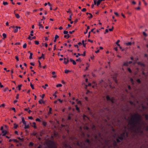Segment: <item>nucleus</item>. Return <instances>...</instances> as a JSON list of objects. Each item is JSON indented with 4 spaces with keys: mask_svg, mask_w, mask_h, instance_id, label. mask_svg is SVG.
<instances>
[{
    "mask_svg": "<svg viewBox=\"0 0 148 148\" xmlns=\"http://www.w3.org/2000/svg\"><path fill=\"white\" fill-rule=\"evenodd\" d=\"M106 99L107 101H110L112 103V104L114 103L115 99L114 97H112L110 98L108 95L106 96Z\"/></svg>",
    "mask_w": 148,
    "mask_h": 148,
    "instance_id": "f257e3e1",
    "label": "nucleus"
},
{
    "mask_svg": "<svg viewBox=\"0 0 148 148\" xmlns=\"http://www.w3.org/2000/svg\"><path fill=\"white\" fill-rule=\"evenodd\" d=\"M141 107L143 110H145L147 109V106L144 105L143 103L141 104Z\"/></svg>",
    "mask_w": 148,
    "mask_h": 148,
    "instance_id": "f03ea898",
    "label": "nucleus"
},
{
    "mask_svg": "<svg viewBox=\"0 0 148 148\" xmlns=\"http://www.w3.org/2000/svg\"><path fill=\"white\" fill-rule=\"evenodd\" d=\"M2 133H3L2 135V136H5V135L7 134V132L5 130H3L2 131Z\"/></svg>",
    "mask_w": 148,
    "mask_h": 148,
    "instance_id": "7ed1b4c3",
    "label": "nucleus"
},
{
    "mask_svg": "<svg viewBox=\"0 0 148 148\" xmlns=\"http://www.w3.org/2000/svg\"><path fill=\"white\" fill-rule=\"evenodd\" d=\"M77 54L78 55H79V56H85L86 55V51H84L83 54H80L79 53H78Z\"/></svg>",
    "mask_w": 148,
    "mask_h": 148,
    "instance_id": "20e7f679",
    "label": "nucleus"
},
{
    "mask_svg": "<svg viewBox=\"0 0 148 148\" xmlns=\"http://www.w3.org/2000/svg\"><path fill=\"white\" fill-rule=\"evenodd\" d=\"M22 121L24 125L27 124L26 123L25 120V119L24 117L22 118Z\"/></svg>",
    "mask_w": 148,
    "mask_h": 148,
    "instance_id": "39448f33",
    "label": "nucleus"
},
{
    "mask_svg": "<svg viewBox=\"0 0 148 148\" xmlns=\"http://www.w3.org/2000/svg\"><path fill=\"white\" fill-rule=\"evenodd\" d=\"M36 38V37L35 36H34L33 37H31L30 36H29V37L28 38V39L32 40V39H35Z\"/></svg>",
    "mask_w": 148,
    "mask_h": 148,
    "instance_id": "423d86ee",
    "label": "nucleus"
},
{
    "mask_svg": "<svg viewBox=\"0 0 148 148\" xmlns=\"http://www.w3.org/2000/svg\"><path fill=\"white\" fill-rule=\"evenodd\" d=\"M69 62V60L68 59H66V60H64V63L65 64H67Z\"/></svg>",
    "mask_w": 148,
    "mask_h": 148,
    "instance_id": "0eeeda50",
    "label": "nucleus"
},
{
    "mask_svg": "<svg viewBox=\"0 0 148 148\" xmlns=\"http://www.w3.org/2000/svg\"><path fill=\"white\" fill-rule=\"evenodd\" d=\"M32 126V127H33L35 129L37 128L36 123L35 122H33Z\"/></svg>",
    "mask_w": 148,
    "mask_h": 148,
    "instance_id": "6e6552de",
    "label": "nucleus"
},
{
    "mask_svg": "<svg viewBox=\"0 0 148 148\" xmlns=\"http://www.w3.org/2000/svg\"><path fill=\"white\" fill-rule=\"evenodd\" d=\"M28 53H30V56H29V58L30 59H32V58L33 53H30V51H29Z\"/></svg>",
    "mask_w": 148,
    "mask_h": 148,
    "instance_id": "1a4fd4ad",
    "label": "nucleus"
},
{
    "mask_svg": "<svg viewBox=\"0 0 148 148\" xmlns=\"http://www.w3.org/2000/svg\"><path fill=\"white\" fill-rule=\"evenodd\" d=\"M105 0H99L97 1V6H98L100 4L101 2L103 1H104Z\"/></svg>",
    "mask_w": 148,
    "mask_h": 148,
    "instance_id": "9d476101",
    "label": "nucleus"
},
{
    "mask_svg": "<svg viewBox=\"0 0 148 148\" xmlns=\"http://www.w3.org/2000/svg\"><path fill=\"white\" fill-rule=\"evenodd\" d=\"M90 29L89 26H88L87 27V28L86 30V32H84V34H86L88 33V29Z\"/></svg>",
    "mask_w": 148,
    "mask_h": 148,
    "instance_id": "9b49d317",
    "label": "nucleus"
},
{
    "mask_svg": "<svg viewBox=\"0 0 148 148\" xmlns=\"http://www.w3.org/2000/svg\"><path fill=\"white\" fill-rule=\"evenodd\" d=\"M129 103L131 105H133L134 106H135V104H134V102L132 101H129Z\"/></svg>",
    "mask_w": 148,
    "mask_h": 148,
    "instance_id": "f8f14e48",
    "label": "nucleus"
},
{
    "mask_svg": "<svg viewBox=\"0 0 148 148\" xmlns=\"http://www.w3.org/2000/svg\"><path fill=\"white\" fill-rule=\"evenodd\" d=\"M70 37V36H69V34H67V35H65L64 36V38H66L67 39H68V38H69Z\"/></svg>",
    "mask_w": 148,
    "mask_h": 148,
    "instance_id": "ddd939ff",
    "label": "nucleus"
},
{
    "mask_svg": "<svg viewBox=\"0 0 148 148\" xmlns=\"http://www.w3.org/2000/svg\"><path fill=\"white\" fill-rule=\"evenodd\" d=\"M18 31V29L17 27H16V26L15 27V28L14 29V33H16Z\"/></svg>",
    "mask_w": 148,
    "mask_h": 148,
    "instance_id": "4468645a",
    "label": "nucleus"
},
{
    "mask_svg": "<svg viewBox=\"0 0 148 148\" xmlns=\"http://www.w3.org/2000/svg\"><path fill=\"white\" fill-rule=\"evenodd\" d=\"M103 82V80H101L99 81V84L100 85H102V84Z\"/></svg>",
    "mask_w": 148,
    "mask_h": 148,
    "instance_id": "2eb2a0df",
    "label": "nucleus"
},
{
    "mask_svg": "<svg viewBox=\"0 0 148 148\" xmlns=\"http://www.w3.org/2000/svg\"><path fill=\"white\" fill-rule=\"evenodd\" d=\"M75 107H76V110L78 112H80V110H79V108L78 107H77V105Z\"/></svg>",
    "mask_w": 148,
    "mask_h": 148,
    "instance_id": "dca6fc26",
    "label": "nucleus"
},
{
    "mask_svg": "<svg viewBox=\"0 0 148 148\" xmlns=\"http://www.w3.org/2000/svg\"><path fill=\"white\" fill-rule=\"evenodd\" d=\"M29 126L28 125H27V124L25 125L24 128L25 129L28 128H29Z\"/></svg>",
    "mask_w": 148,
    "mask_h": 148,
    "instance_id": "f3484780",
    "label": "nucleus"
},
{
    "mask_svg": "<svg viewBox=\"0 0 148 148\" xmlns=\"http://www.w3.org/2000/svg\"><path fill=\"white\" fill-rule=\"evenodd\" d=\"M14 127L15 129H16L18 126V125H16V123L14 124Z\"/></svg>",
    "mask_w": 148,
    "mask_h": 148,
    "instance_id": "a211bd4d",
    "label": "nucleus"
},
{
    "mask_svg": "<svg viewBox=\"0 0 148 148\" xmlns=\"http://www.w3.org/2000/svg\"><path fill=\"white\" fill-rule=\"evenodd\" d=\"M3 39H4L6 37V35L5 33H3Z\"/></svg>",
    "mask_w": 148,
    "mask_h": 148,
    "instance_id": "6ab92c4d",
    "label": "nucleus"
},
{
    "mask_svg": "<svg viewBox=\"0 0 148 148\" xmlns=\"http://www.w3.org/2000/svg\"><path fill=\"white\" fill-rule=\"evenodd\" d=\"M22 85L21 84L18 86V90H20L21 89V87L22 86Z\"/></svg>",
    "mask_w": 148,
    "mask_h": 148,
    "instance_id": "aec40b11",
    "label": "nucleus"
},
{
    "mask_svg": "<svg viewBox=\"0 0 148 148\" xmlns=\"http://www.w3.org/2000/svg\"><path fill=\"white\" fill-rule=\"evenodd\" d=\"M123 65L124 66H128V62H125L124 64H123Z\"/></svg>",
    "mask_w": 148,
    "mask_h": 148,
    "instance_id": "412c9836",
    "label": "nucleus"
},
{
    "mask_svg": "<svg viewBox=\"0 0 148 148\" xmlns=\"http://www.w3.org/2000/svg\"><path fill=\"white\" fill-rule=\"evenodd\" d=\"M125 44L127 45H131L132 44V42H129L127 43H126Z\"/></svg>",
    "mask_w": 148,
    "mask_h": 148,
    "instance_id": "4be33fe9",
    "label": "nucleus"
},
{
    "mask_svg": "<svg viewBox=\"0 0 148 148\" xmlns=\"http://www.w3.org/2000/svg\"><path fill=\"white\" fill-rule=\"evenodd\" d=\"M84 40H82V43L83 44V46L84 47H86V43L85 44L84 43Z\"/></svg>",
    "mask_w": 148,
    "mask_h": 148,
    "instance_id": "5701e85b",
    "label": "nucleus"
},
{
    "mask_svg": "<svg viewBox=\"0 0 148 148\" xmlns=\"http://www.w3.org/2000/svg\"><path fill=\"white\" fill-rule=\"evenodd\" d=\"M12 141H13L14 142H16V143H17L18 142V141L16 139H12Z\"/></svg>",
    "mask_w": 148,
    "mask_h": 148,
    "instance_id": "b1692460",
    "label": "nucleus"
},
{
    "mask_svg": "<svg viewBox=\"0 0 148 148\" xmlns=\"http://www.w3.org/2000/svg\"><path fill=\"white\" fill-rule=\"evenodd\" d=\"M62 86V85L61 84H58L56 86V87H61Z\"/></svg>",
    "mask_w": 148,
    "mask_h": 148,
    "instance_id": "393cba45",
    "label": "nucleus"
},
{
    "mask_svg": "<svg viewBox=\"0 0 148 148\" xmlns=\"http://www.w3.org/2000/svg\"><path fill=\"white\" fill-rule=\"evenodd\" d=\"M44 55L43 53H42V56H40V57L39 58H38V59H40L42 58H43V59H44V58L43 57V56H44Z\"/></svg>",
    "mask_w": 148,
    "mask_h": 148,
    "instance_id": "a878e982",
    "label": "nucleus"
},
{
    "mask_svg": "<svg viewBox=\"0 0 148 148\" xmlns=\"http://www.w3.org/2000/svg\"><path fill=\"white\" fill-rule=\"evenodd\" d=\"M35 44L36 45H38L39 44V42L38 41L36 40L34 41Z\"/></svg>",
    "mask_w": 148,
    "mask_h": 148,
    "instance_id": "bb28decb",
    "label": "nucleus"
},
{
    "mask_svg": "<svg viewBox=\"0 0 148 148\" xmlns=\"http://www.w3.org/2000/svg\"><path fill=\"white\" fill-rule=\"evenodd\" d=\"M136 82L139 84L141 83V81L139 79H138L136 80Z\"/></svg>",
    "mask_w": 148,
    "mask_h": 148,
    "instance_id": "cd10ccee",
    "label": "nucleus"
},
{
    "mask_svg": "<svg viewBox=\"0 0 148 148\" xmlns=\"http://www.w3.org/2000/svg\"><path fill=\"white\" fill-rule=\"evenodd\" d=\"M29 146H33L34 145V143L32 142H30L29 143Z\"/></svg>",
    "mask_w": 148,
    "mask_h": 148,
    "instance_id": "c85d7f7f",
    "label": "nucleus"
},
{
    "mask_svg": "<svg viewBox=\"0 0 148 148\" xmlns=\"http://www.w3.org/2000/svg\"><path fill=\"white\" fill-rule=\"evenodd\" d=\"M76 61H78L79 62H81V60L80 58H79L78 59H77L76 60Z\"/></svg>",
    "mask_w": 148,
    "mask_h": 148,
    "instance_id": "c756f323",
    "label": "nucleus"
},
{
    "mask_svg": "<svg viewBox=\"0 0 148 148\" xmlns=\"http://www.w3.org/2000/svg\"><path fill=\"white\" fill-rule=\"evenodd\" d=\"M145 117L146 120L148 121V115L145 114Z\"/></svg>",
    "mask_w": 148,
    "mask_h": 148,
    "instance_id": "7c9ffc66",
    "label": "nucleus"
},
{
    "mask_svg": "<svg viewBox=\"0 0 148 148\" xmlns=\"http://www.w3.org/2000/svg\"><path fill=\"white\" fill-rule=\"evenodd\" d=\"M71 25H70L69 24H68V26L66 27V29H69L70 27H71Z\"/></svg>",
    "mask_w": 148,
    "mask_h": 148,
    "instance_id": "2f4dec72",
    "label": "nucleus"
},
{
    "mask_svg": "<svg viewBox=\"0 0 148 148\" xmlns=\"http://www.w3.org/2000/svg\"><path fill=\"white\" fill-rule=\"evenodd\" d=\"M70 72V71L68 70H66V69L65 70V71H64V73H68L69 72Z\"/></svg>",
    "mask_w": 148,
    "mask_h": 148,
    "instance_id": "473e14b6",
    "label": "nucleus"
},
{
    "mask_svg": "<svg viewBox=\"0 0 148 148\" xmlns=\"http://www.w3.org/2000/svg\"><path fill=\"white\" fill-rule=\"evenodd\" d=\"M27 44L26 43H25L23 45V48H25L27 47Z\"/></svg>",
    "mask_w": 148,
    "mask_h": 148,
    "instance_id": "72a5a7b5",
    "label": "nucleus"
},
{
    "mask_svg": "<svg viewBox=\"0 0 148 148\" xmlns=\"http://www.w3.org/2000/svg\"><path fill=\"white\" fill-rule=\"evenodd\" d=\"M127 70L130 73H132V71L130 68H128Z\"/></svg>",
    "mask_w": 148,
    "mask_h": 148,
    "instance_id": "f704fd0d",
    "label": "nucleus"
},
{
    "mask_svg": "<svg viewBox=\"0 0 148 148\" xmlns=\"http://www.w3.org/2000/svg\"><path fill=\"white\" fill-rule=\"evenodd\" d=\"M30 86L32 89H34V85L32 84L31 83H30Z\"/></svg>",
    "mask_w": 148,
    "mask_h": 148,
    "instance_id": "c9c22d12",
    "label": "nucleus"
},
{
    "mask_svg": "<svg viewBox=\"0 0 148 148\" xmlns=\"http://www.w3.org/2000/svg\"><path fill=\"white\" fill-rule=\"evenodd\" d=\"M31 33L30 35L31 36H33V33H34V31L32 30L30 32Z\"/></svg>",
    "mask_w": 148,
    "mask_h": 148,
    "instance_id": "e433bc0d",
    "label": "nucleus"
},
{
    "mask_svg": "<svg viewBox=\"0 0 148 148\" xmlns=\"http://www.w3.org/2000/svg\"><path fill=\"white\" fill-rule=\"evenodd\" d=\"M15 16L16 17L18 18H20L19 15L18 14H15Z\"/></svg>",
    "mask_w": 148,
    "mask_h": 148,
    "instance_id": "4c0bfd02",
    "label": "nucleus"
},
{
    "mask_svg": "<svg viewBox=\"0 0 148 148\" xmlns=\"http://www.w3.org/2000/svg\"><path fill=\"white\" fill-rule=\"evenodd\" d=\"M8 3L7 2H5L3 1V4L4 5H6L8 4Z\"/></svg>",
    "mask_w": 148,
    "mask_h": 148,
    "instance_id": "58836bf2",
    "label": "nucleus"
},
{
    "mask_svg": "<svg viewBox=\"0 0 148 148\" xmlns=\"http://www.w3.org/2000/svg\"><path fill=\"white\" fill-rule=\"evenodd\" d=\"M63 33L65 34H68V31H64L63 32Z\"/></svg>",
    "mask_w": 148,
    "mask_h": 148,
    "instance_id": "ea45409f",
    "label": "nucleus"
},
{
    "mask_svg": "<svg viewBox=\"0 0 148 148\" xmlns=\"http://www.w3.org/2000/svg\"><path fill=\"white\" fill-rule=\"evenodd\" d=\"M59 37V36L57 35H56L55 37V39H57Z\"/></svg>",
    "mask_w": 148,
    "mask_h": 148,
    "instance_id": "a19ab883",
    "label": "nucleus"
},
{
    "mask_svg": "<svg viewBox=\"0 0 148 148\" xmlns=\"http://www.w3.org/2000/svg\"><path fill=\"white\" fill-rule=\"evenodd\" d=\"M15 58L16 59V60L17 61H19L18 57L17 56H16L15 57Z\"/></svg>",
    "mask_w": 148,
    "mask_h": 148,
    "instance_id": "79ce46f5",
    "label": "nucleus"
},
{
    "mask_svg": "<svg viewBox=\"0 0 148 148\" xmlns=\"http://www.w3.org/2000/svg\"><path fill=\"white\" fill-rule=\"evenodd\" d=\"M72 62L73 64V65H75L76 64V62L74 60H72Z\"/></svg>",
    "mask_w": 148,
    "mask_h": 148,
    "instance_id": "37998d69",
    "label": "nucleus"
},
{
    "mask_svg": "<svg viewBox=\"0 0 148 148\" xmlns=\"http://www.w3.org/2000/svg\"><path fill=\"white\" fill-rule=\"evenodd\" d=\"M36 121L40 122L41 121L40 119L38 118H37L36 119Z\"/></svg>",
    "mask_w": 148,
    "mask_h": 148,
    "instance_id": "c03bdc74",
    "label": "nucleus"
},
{
    "mask_svg": "<svg viewBox=\"0 0 148 148\" xmlns=\"http://www.w3.org/2000/svg\"><path fill=\"white\" fill-rule=\"evenodd\" d=\"M89 15H90V16H88V18H92L93 17L92 15V14L91 13H90V14H89Z\"/></svg>",
    "mask_w": 148,
    "mask_h": 148,
    "instance_id": "a18cd8bd",
    "label": "nucleus"
},
{
    "mask_svg": "<svg viewBox=\"0 0 148 148\" xmlns=\"http://www.w3.org/2000/svg\"><path fill=\"white\" fill-rule=\"evenodd\" d=\"M143 34L145 37H146L147 36V34L145 32H143Z\"/></svg>",
    "mask_w": 148,
    "mask_h": 148,
    "instance_id": "49530a36",
    "label": "nucleus"
},
{
    "mask_svg": "<svg viewBox=\"0 0 148 148\" xmlns=\"http://www.w3.org/2000/svg\"><path fill=\"white\" fill-rule=\"evenodd\" d=\"M8 90V87L5 88L4 90V92H5Z\"/></svg>",
    "mask_w": 148,
    "mask_h": 148,
    "instance_id": "de8ad7c7",
    "label": "nucleus"
},
{
    "mask_svg": "<svg viewBox=\"0 0 148 148\" xmlns=\"http://www.w3.org/2000/svg\"><path fill=\"white\" fill-rule=\"evenodd\" d=\"M86 11V8H83L82 10V12H85Z\"/></svg>",
    "mask_w": 148,
    "mask_h": 148,
    "instance_id": "09e8293b",
    "label": "nucleus"
},
{
    "mask_svg": "<svg viewBox=\"0 0 148 148\" xmlns=\"http://www.w3.org/2000/svg\"><path fill=\"white\" fill-rule=\"evenodd\" d=\"M12 110H13L15 112H16V110H15V109L14 108H12Z\"/></svg>",
    "mask_w": 148,
    "mask_h": 148,
    "instance_id": "8fccbe9b",
    "label": "nucleus"
},
{
    "mask_svg": "<svg viewBox=\"0 0 148 148\" xmlns=\"http://www.w3.org/2000/svg\"><path fill=\"white\" fill-rule=\"evenodd\" d=\"M97 1H96L95 0L94 1V4L95 5L97 4Z\"/></svg>",
    "mask_w": 148,
    "mask_h": 148,
    "instance_id": "3c124183",
    "label": "nucleus"
},
{
    "mask_svg": "<svg viewBox=\"0 0 148 148\" xmlns=\"http://www.w3.org/2000/svg\"><path fill=\"white\" fill-rule=\"evenodd\" d=\"M75 31V30H73L72 31H69V32L70 34H72L73 33H74Z\"/></svg>",
    "mask_w": 148,
    "mask_h": 148,
    "instance_id": "603ef678",
    "label": "nucleus"
},
{
    "mask_svg": "<svg viewBox=\"0 0 148 148\" xmlns=\"http://www.w3.org/2000/svg\"><path fill=\"white\" fill-rule=\"evenodd\" d=\"M83 118L84 119L85 118H87V119H89L86 116V115H83Z\"/></svg>",
    "mask_w": 148,
    "mask_h": 148,
    "instance_id": "864d4df0",
    "label": "nucleus"
},
{
    "mask_svg": "<svg viewBox=\"0 0 148 148\" xmlns=\"http://www.w3.org/2000/svg\"><path fill=\"white\" fill-rule=\"evenodd\" d=\"M52 110V109L51 108H50L49 109V113L50 114H51V111Z\"/></svg>",
    "mask_w": 148,
    "mask_h": 148,
    "instance_id": "5fc2aeb1",
    "label": "nucleus"
},
{
    "mask_svg": "<svg viewBox=\"0 0 148 148\" xmlns=\"http://www.w3.org/2000/svg\"><path fill=\"white\" fill-rule=\"evenodd\" d=\"M114 14L117 16H119V15L117 12H114Z\"/></svg>",
    "mask_w": 148,
    "mask_h": 148,
    "instance_id": "6e6d98bb",
    "label": "nucleus"
},
{
    "mask_svg": "<svg viewBox=\"0 0 148 148\" xmlns=\"http://www.w3.org/2000/svg\"><path fill=\"white\" fill-rule=\"evenodd\" d=\"M19 95L18 94H17L16 96V99H18V98H19Z\"/></svg>",
    "mask_w": 148,
    "mask_h": 148,
    "instance_id": "4d7b16f0",
    "label": "nucleus"
},
{
    "mask_svg": "<svg viewBox=\"0 0 148 148\" xmlns=\"http://www.w3.org/2000/svg\"><path fill=\"white\" fill-rule=\"evenodd\" d=\"M113 28H114V27L113 26H112V28L109 29V30L110 31H112Z\"/></svg>",
    "mask_w": 148,
    "mask_h": 148,
    "instance_id": "13d9d810",
    "label": "nucleus"
},
{
    "mask_svg": "<svg viewBox=\"0 0 148 148\" xmlns=\"http://www.w3.org/2000/svg\"><path fill=\"white\" fill-rule=\"evenodd\" d=\"M145 101H147V105L148 106V98H146L145 99Z\"/></svg>",
    "mask_w": 148,
    "mask_h": 148,
    "instance_id": "bf43d9fd",
    "label": "nucleus"
},
{
    "mask_svg": "<svg viewBox=\"0 0 148 148\" xmlns=\"http://www.w3.org/2000/svg\"><path fill=\"white\" fill-rule=\"evenodd\" d=\"M39 28H40V27H41L42 29H44V27L42 25V24H41L40 26H39Z\"/></svg>",
    "mask_w": 148,
    "mask_h": 148,
    "instance_id": "052dcab7",
    "label": "nucleus"
},
{
    "mask_svg": "<svg viewBox=\"0 0 148 148\" xmlns=\"http://www.w3.org/2000/svg\"><path fill=\"white\" fill-rule=\"evenodd\" d=\"M42 99H41L39 101V103L40 104H41L42 103Z\"/></svg>",
    "mask_w": 148,
    "mask_h": 148,
    "instance_id": "680f3d73",
    "label": "nucleus"
},
{
    "mask_svg": "<svg viewBox=\"0 0 148 148\" xmlns=\"http://www.w3.org/2000/svg\"><path fill=\"white\" fill-rule=\"evenodd\" d=\"M28 118L29 119H33V117L32 116H29Z\"/></svg>",
    "mask_w": 148,
    "mask_h": 148,
    "instance_id": "e2e57ef3",
    "label": "nucleus"
},
{
    "mask_svg": "<svg viewBox=\"0 0 148 148\" xmlns=\"http://www.w3.org/2000/svg\"><path fill=\"white\" fill-rule=\"evenodd\" d=\"M30 64L33 66H34L35 65V63H34L31 62L30 63Z\"/></svg>",
    "mask_w": 148,
    "mask_h": 148,
    "instance_id": "0e129e2a",
    "label": "nucleus"
},
{
    "mask_svg": "<svg viewBox=\"0 0 148 148\" xmlns=\"http://www.w3.org/2000/svg\"><path fill=\"white\" fill-rule=\"evenodd\" d=\"M43 125L45 126H46V125H47V123L46 122H44L43 123Z\"/></svg>",
    "mask_w": 148,
    "mask_h": 148,
    "instance_id": "69168bd1",
    "label": "nucleus"
},
{
    "mask_svg": "<svg viewBox=\"0 0 148 148\" xmlns=\"http://www.w3.org/2000/svg\"><path fill=\"white\" fill-rule=\"evenodd\" d=\"M44 38H45V40H46V41L48 40V39L47 37H45Z\"/></svg>",
    "mask_w": 148,
    "mask_h": 148,
    "instance_id": "338daca9",
    "label": "nucleus"
},
{
    "mask_svg": "<svg viewBox=\"0 0 148 148\" xmlns=\"http://www.w3.org/2000/svg\"><path fill=\"white\" fill-rule=\"evenodd\" d=\"M5 106V104H4V103H3V104H2L1 105V106H0V107H4Z\"/></svg>",
    "mask_w": 148,
    "mask_h": 148,
    "instance_id": "774afa93",
    "label": "nucleus"
}]
</instances>
